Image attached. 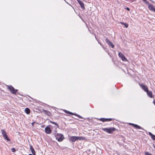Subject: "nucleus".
<instances>
[{
  "instance_id": "nucleus-1",
  "label": "nucleus",
  "mask_w": 155,
  "mask_h": 155,
  "mask_svg": "<svg viewBox=\"0 0 155 155\" xmlns=\"http://www.w3.org/2000/svg\"><path fill=\"white\" fill-rule=\"evenodd\" d=\"M115 129L114 127H110L109 128H104L103 130L104 131L110 134H112L113 132L115 130Z\"/></svg>"
},
{
  "instance_id": "nucleus-2",
  "label": "nucleus",
  "mask_w": 155,
  "mask_h": 155,
  "mask_svg": "<svg viewBox=\"0 0 155 155\" xmlns=\"http://www.w3.org/2000/svg\"><path fill=\"white\" fill-rule=\"evenodd\" d=\"M7 88L12 93L15 94H16L18 91L17 90L15 89L11 85L7 86Z\"/></svg>"
},
{
  "instance_id": "nucleus-3",
  "label": "nucleus",
  "mask_w": 155,
  "mask_h": 155,
  "mask_svg": "<svg viewBox=\"0 0 155 155\" xmlns=\"http://www.w3.org/2000/svg\"><path fill=\"white\" fill-rule=\"evenodd\" d=\"M55 136L56 139H57L59 141H62L64 139L63 136L62 134H57Z\"/></svg>"
},
{
  "instance_id": "nucleus-4",
  "label": "nucleus",
  "mask_w": 155,
  "mask_h": 155,
  "mask_svg": "<svg viewBox=\"0 0 155 155\" xmlns=\"http://www.w3.org/2000/svg\"><path fill=\"white\" fill-rule=\"evenodd\" d=\"M2 134L3 135V137H5V138L8 141H9L10 140V139L8 138L7 136L6 135V132L4 130H2Z\"/></svg>"
},
{
  "instance_id": "nucleus-5",
  "label": "nucleus",
  "mask_w": 155,
  "mask_h": 155,
  "mask_svg": "<svg viewBox=\"0 0 155 155\" xmlns=\"http://www.w3.org/2000/svg\"><path fill=\"white\" fill-rule=\"evenodd\" d=\"M140 86L142 88V89H143L146 92L148 91V88L147 86H145L143 84H140Z\"/></svg>"
},
{
  "instance_id": "nucleus-6",
  "label": "nucleus",
  "mask_w": 155,
  "mask_h": 155,
  "mask_svg": "<svg viewBox=\"0 0 155 155\" xmlns=\"http://www.w3.org/2000/svg\"><path fill=\"white\" fill-rule=\"evenodd\" d=\"M106 41L109 45L111 46L112 48H114V45L107 38H106Z\"/></svg>"
},
{
  "instance_id": "nucleus-7",
  "label": "nucleus",
  "mask_w": 155,
  "mask_h": 155,
  "mask_svg": "<svg viewBox=\"0 0 155 155\" xmlns=\"http://www.w3.org/2000/svg\"><path fill=\"white\" fill-rule=\"evenodd\" d=\"M118 55L123 61H125L127 60V59L122 53H119L118 54Z\"/></svg>"
},
{
  "instance_id": "nucleus-8",
  "label": "nucleus",
  "mask_w": 155,
  "mask_h": 155,
  "mask_svg": "<svg viewBox=\"0 0 155 155\" xmlns=\"http://www.w3.org/2000/svg\"><path fill=\"white\" fill-rule=\"evenodd\" d=\"M131 124V125L133 126L135 128H136L138 129H141L143 130H144L142 128H141V127H140V126H138L137 124Z\"/></svg>"
},
{
  "instance_id": "nucleus-9",
  "label": "nucleus",
  "mask_w": 155,
  "mask_h": 155,
  "mask_svg": "<svg viewBox=\"0 0 155 155\" xmlns=\"http://www.w3.org/2000/svg\"><path fill=\"white\" fill-rule=\"evenodd\" d=\"M45 132L47 134H49L51 133V130L49 127H46L45 129Z\"/></svg>"
},
{
  "instance_id": "nucleus-10",
  "label": "nucleus",
  "mask_w": 155,
  "mask_h": 155,
  "mask_svg": "<svg viewBox=\"0 0 155 155\" xmlns=\"http://www.w3.org/2000/svg\"><path fill=\"white\" fill-rule=\"evenodd\" d=\"M71 140L72 142H74L77 140V137L72 136L70 137Z\"/></svg>"
},
{
  "instance_id": "nucleus-11",
  "label": "nucleus",
  "mask_w": 155,
  "mask_h": 155,
  "mask_svg": "<svg viewBox=\"0 0 155 155\" xmlns=\"http://www.w3.org/2000/svg\"><path fill=\"white\" fill-rule=\"evenodd\" d=\"M147 94L148 96L150 97H152V93L151 91H150L148 90V91H146Z\"/></svg>"
},
{
  "instance_id": "nucleus-12",
  "label": "nucleus",
  "mask_w": 155,
  "mask_h": 155,
  "mask_svg": "<svg viewBox=\"0 0 155 155\" xmlns=\"http://www.w3.org/2000/svg\"><path fill=\"white\" fill-rule=\"evenodd\" d=\"M149 134L151 136L152 139L154 140H155V135L153 134L150 132H149Z\"/></svg>"
},
{
  "instance_id": "nucleus-13",
  "label": "nucleus",
  "mask_w": 155,
  "mask_h": 155,
  "mask_svg": "<svg viewBox=\"0 0 155 155\" xmlns=\"http://www.w3.org/2000/svg\"><path fill=\"white\" fill-rule=\"evenodd\" d=\"M30 149L31 150L32 153L34 155H35V151L33 148L32 147V146L30 147Z\"/></svg>"
},
{
  "instance_id": "nucleus-14",
  "label": "nucleus",
  "mask_w": 155,
  "mask_h": 155,
  "mask_svg": "<svg viewBox=\"0 0 155 155\" xmlns=\"http://www.w3.org/2000/svg\"><path fill=\"white\" fill-rule=\"evenodd\" d=\"M149 8L150 10L153 11V10L154 9V8L153 6L152 5H149Z\"/></svg>"
},
{
  "instance_id": "nucleus-15",
  "label": "nucleus",
  "mask_w": 155,
  "mask_h": 155,
  "mask_svg": "<svg viewBox=\"0 0 155 155\" xmlns=\"http://www.w3.org/2000/svg\"><path fill=\"white\" fill-rule=\"evenodd\" d=\"M101 120L103 122L105 121H110L112 120V119L111 118L110 119H101Z\"/></svg>"
},
{
  "instance_id": "nucleus-16",
  "label": "nucleus",
  "mask_w": 155,
  "mask_h": 155,
  "mask_svg": "<svg viewBox=\"0 0 155 155\" xmlns=\"http://www.w3.org/2000/svg\"><path fill=\"white\" fill-rule=\"evenodd\" d=\"M25 111L27 114H29L30 113V110L28 108H26L25 109Z\"/></svg>"
},
{
  "instance_id": "nucleus-17",
  "label": "nucleus",
  "mask_w": 155,
  "mask_h": 155,
  "mask_svg": "<svg viewBox=\"0 0 155 155\" xmlns=\"http://www.w3.org/2000/svg\"><path fill=\"white\" fill-rule=\"evenodd\" d=\"M43 111L48 116H50V115L51 114V113L50 112L48 111H47L45 110H43Z\"/></svg>"
},
{
  "instance_id": "nucleus-18",
  "label": "nucleus",
  "mask_w": 155,
  "mask_h": 155,
  "mask_svg": "<svg viewBox=\"0 0 155 155\" xmlns=\"http://www.w3.org/2000/svg\"><path fill=\"white\" fill-rule=\"evenodd\" d=\"M85 139V138L83 137H77V140H84Z\"/></svg>"
},
{
  "instance_id": "nucleus-19",
  "label": "nucleus",
  "mask_w": 155,
  "mask_h": 155,
  "mask_svg": "<svg viewBox=\"0 0 155 155\" xmlns=\"http://www.w3.org/2000/svg\"><path fill=\"white\" fill-rule=\"evenodd\" d=\"M79 4L80 5L81 8L83 9H84V3L83 2H82L80 4Z\"/></svg>"
},
{
  "instance_id": "nucleus-20",
  "label": "nucleus",
  "mask_w": 155,
  "mask_h": 155,
  "mask_svg": "<svg viewBox=\"0 0 155 155\" xmlns=\"http://www.w3.org/2000/svg\"><path fill=\"white\" fill-rule=\"evenodd\" d=\"M120 23L121 24L124 25L125 26V27L126 28H127L128 27V25L127 24L125 23H124L123 22H120Z\"/></svg>"
},
{
  "instance_id": "nucleus-21",
  "label": "nucleus",
  "mask_w": 155,
  "mask_h": 155,
  "mask_svg": "<svg viewBox=\"0 0 155 155\" xmlns=\"http://www.w3.org/2000/svg\"><path fill=\"white\" fill-rule=\"evenodd\" d=\"M65 112L67 114H69L72 115H74V114L72 113V112H69L68 111L65 110Z\"/></svg>"
},
{
  "instance_id": "nucleus-22",
  "label": "nucleus",
  "mask_w": 155,
  "mask_h": 155,
  "mask_svg": "<svg viewBox=\"0 0 155 155\" xmlns=\"http://www.w3.org/2000/svg\"><path fill=\"white\" fill-rule=\"evenodd\" d=\"M74 115H75L76 116H77L78 117L80 118L83 119L84 120V119L81 116H80L78 114H74Z\"/></svg>"
},
{
  "instance_id": "nucleus-23",
  "label": "nucleus",
  "mask_w": 155,
  "mask_h": 155,
  "mask_svg": "<svg viewBox=\"0 0 155 155\" xmlns=\"http://www.w3.org/2000/svg\"><path fill=\"white\" fill-rule=\"evenodd\" d=\"M145 155H152L151 154L149 153L148 152H146L145 153Z\"/></svg>"
},
{
  "instance_id": "nucleus-24",
  "label": "nucleus",
  "mask_w": 155,
  "mask_h": 155,
  "mask_svg": "<svg viewBox=\"0 0 155 155\" xmlns=\"http://www.w3.org/2000/svg\"><path fill=\"white\" fill-rule=\"evenodd\" d=\"M12 151L15 152V148H12L11 149Z\"/></svg>"
},
{
  "instance_id": "nucleus-25",
  "label": "nucleus",
  "mask_w": 155,
  "mask_h": 155,
  "mask_svg": "<svg viewBox=\"0 0 155 155\" xmlns=\"http://www.w3.org/2000/svg\"><path fill=\"white\" fill-rule=\"evenodd\" d=\"M78 2L79 3V4H80L81 3H82V2L80 0H77Z\"/></svg>"
},
{
  "instance_id": "nucleus-26",
  "label": "nucleus",
  "mask_w": 155,
  "mask_h": 155,
  "mask_svg": "<svg viewBox=\"0 0 155 155\" xmlns=\"http://www.w3.org/2000/svg\"><path fill=\"white\" fill-rule=\"evenodd\" d=\"M78 2L79 3V4H80L81 3H82V2L80 0H77Z\"/></svg>"
},
{
  "instance_id": "nucleus-27",
  "label": "nucleus",
  "mask_w": 155,
  "mask_h": 155,
  "mask_svg": "<svg viewBox=\"0 0 155 155\" xmlns=\"http://www.w3.org/2000/svg\"><path fill=\"white\" fill-rule=\"evenodd\" d=\"M51 123L55 124L56 125H57L58 126L57 124V123H56L54 122H52V121H51Z\"/></svg>"
},
{
  "instance_id": "nucleus-28",
  "label": "nucleus",
  "mask_w": 155,
  "mask_h": 155,
  "mask_svg": "<svg viewBox=\"0 0 155 155\" xmlns=\"http://www.w3.org/2000/svg\"><path fill=\"white\" fill-rule=\"evenodd\" d=\"M35 123V122H33L32 123V125L33 126V125L34 124V123Z\"/></svg>"
},
{
  "instance_id": "nucleus-29",
  "label": "nucleus",
  "mask_w": 155,
  "mask_h": 155,
  "mask_svg": "<svg viewBox=\"0 0 155 155\" xmlns=\"http://www.w3.org/2000/svg\"><path fill=\"white\" fill-rule=\"evenodd\" d=\"M126 9L128 11L130 10V9L128 8H127Z\"/></svg>"
},
{
  "instance_id": "nucleus-30",
  "label": "nucleus",
  "mask_w": 155,
  "mask_h": 155,
  "mask_svg": "<svg viewBox=\"0 0 155 155\" xmlns=\"http://www.w3.org/2000/svg\"><path fill=\"white\" fill-rule=\"evenodd\" d=\"M153 103L155 105V101H153Z\"/></svg>"
},
{
  "instance_id": "nucleus-31",
  "label": "nucleus",
  "mask_w": 155,
  "mask_h": 155,
  "mask_svg": "<svg viewBox=\"0 0 155 155\" xmlns=\"http://www.w3.org/2000/svg\"><path fill=\"white\" fill-rule=\"evenodd\" d=\"M153 11L155 12V8H154V9L153 10Z\"/></svg>"
},
{
  "instance_id": "nucleus-32",
  "label": "nucleus",
  "mask_w": 155,
  "mask_h": 155,
  "mask_svg": "<svg viewBox=\"0 0 155 155\" xmlns=\"http://www.w3.org/2000/svg\"><path fill=\"white\" fill-rule=\"evenodd\" d=\"M28 155H32V154H29Z\"/></svg>"
}]
</instances>
